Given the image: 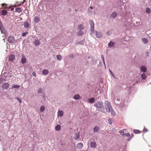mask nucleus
Wrapping results in <instances>:
<instances>
[{"instance_id":"obj_1","label":"nucleus","mask_w":151,"mask_h":151,"mask_svg":"<svg viewBox=\"0 0 151 151\" xmlns=\"http://www.w3.org/2000/svg\"><path fill=\"white\" fill-rule=\"evenodd\" d=\"M94 106L97 108V109L99 111H101L100 109L103 107V103L100 101H97L94 104Z\"/></svg>"},{"instance_id":"obj_2","label":"nucleus","mask_w":151,"mask_h":151,"mask_svg":"<svg viewBox=\"0 0 151 151\" xmlns=\"http://www.w3.org/2000/svg\"><path fill=\"white\" fill-rule=\"evenodd\" d=\"M105 106L107 112L108 113L110 112L112 109L110 103L106 101L105 102Z\"/></svg>"},{"instance_id":"obj_3","label":"nucleus","mask_w":151,"mask_h":151,"mask_svg":"<svg viewBox=\"0 0 151 151\" xmlns=\"http://www.w3.org/2000/svg\"><path fill=\"white\" fill-rule=\"evenodd\" d=\"M8 42L9 43H16V41H15V38L13 36H10L9 37L8 39Z\"/></svg>"},{"instance_id":"obj_4","label":"nucleus","mask_w":151,"mask_h":151,"mask_svg":"<svg viewBox=\"0 0 151 151\" xmlns=\"http://www.w3.org/2000/svg\"><path fill=\"white\" fill-rule=\"evenodd\" d=\"M141 79L140 78H139V79L136 81L137 83L140 82L142 80L145 79L147 78V76L145 73H143L141 75Z\"/></svg>"},{"instance_id":"obj_5","label":"nucleus","mask_w":151,"mask_h":151,"mask_svg":"<svg viewBox=\"0 0 151 151\" xmlns=\"http://www.w3.org/2000/svg\"><path fill=\"white\" fill-rule=\"evenodd\" d=\"M89 24L91 28V31L92 33H93L94 31V24L92 20H90L89 21Z\"/></svg>"},{"instance_id":"obj_6","label":"nucleus","mask_w":151,"mask_h":151,"mask_svg":"<svg viewBox=\"0 0 151 151\" xmlns=\"http://www.w3.org/2000/svg\"><path fill=\"white\" fill-rule=\"evenodd\" d=\"M21 61V63L22 64H24L26 62L27 59L25 55L24 54H22Z\"/></svg>"},{"instance_id":"obj_7","label":"nucleus","mask_w":151,"mask_h":151,"mask_svg":"<svg viewBox=\"0 0 151 151\" xmlns=\"http://www.w3.org/2000/svg\"><path fill=\"white\" fill-rule=\"evenodd\" d=\"M8 79L6 78V77L1 75L0 76V83H2L6 81Z\"/></svg>"},{"instance_id":"obj_8","label":"nucleus","mask_w":151,"mask_h":151,"mask_svg":"<svg viewBox=\"0 0 151 151\" xmlns=\"http://www.w3.org/2000/svg\"><path fill=\"white\" fill-rule=\"evenodd\" d=\"M9 87V84L7 83H3L1 86L2 88L4 89H7Z\"/></svg>"},{"instance_id":"obj_9","label":"nucleus","mask_w":151,"mask_h":151,"mask_svg":"<svg viewBox=\"0 0 151 151\" xmlns=\"http://www.w3.org/2000/svg\"><path fill=\"white\" fill-rule=\"evenodd\" d=\"M95 35L96 37L98 38H100L102 37V34L100 32L96 31Z\"/></svg>"},{"instance_id":"obj_10","label":"nucleus","mask_w":151,"mask_h":151,"mask_svg":"<svg viewBox=\"0 0 151 151\" xmlns=\"http://www.w3.org/2000/svg\"><path fill=\"white\" fill-rule=\"evenodd\" d=\"M1 31L2 33L5 34V36H7L8 35V33L7 32L6 30L3 27H1Z\"/></svg>"},{"instance_id":"obj_11","label":"nucleus","mask_w":151,"mask_h":151,"mask_svg":"<svg viewBox=\"0 0 151 151\" xmlns=\"http://www.w3.org/2000/svg\"><path fill=\"white\" fill-rule=\"evenodd\" d=\"M80 137V133L78 132L76 133L74 135V139L75 140H77L79 139Z\"/></svg>"},{"instance_id":"obj_12","label":"nucleus","mask_w":151,"mask_h":151,"mask_svg":"<svg viewBox=\"0 0 151 151\" xmlns=\"http://www.w3.org/2000/svg\"><path fill=\"white\" fill-rule=\"evenodd\" d=\"M90 146L92 148H95L96 146V144L94 142H90Z\"/></svg>"},{"instance_id":"obj_13","label":"nucleus","mask_w":151,"mask_h":151,"mask_svg":"<svg viewBox=\"0 0 151 151\" xmlns=\"http://www.w3.org/2000/svg\"><path fill=\"white\" fill-rule=\"evenodd\" d=\"M83 146V144L82 143H79L77 144L76 145V147L77 148L80 150L82 148Z\"/></svg>"},{"instance_id":"obj_14","label":"nucleus","mask_w":151,"mask_h":151,"mask_svg":"<svg viewBox=\"0 0 151 151\" xmlns=\"http://www.w3.org/2000/svg\"><path fill=\"white\" fill-rule=\"evenodd\" d=\"M147 70V69L145 66H142L140 68L141 72H145Z\"/></svg>"},{"instance_id":"obj_15","label":"nucleus","mask_w":151,"mask_h":151,"mask_svg":"<svg viewBox=\"0 0 151 151\" xmlns=\"http://www.w3.org/2000/svg\"><path fill=\"white\" fill-rule=\"evenodd\" d=\"M30 26V24L27 22H25L24 24V27L26 29L28 28Z\"/></svg>"},{"instance_id":"obj_16","label":"nucleus","mask_w":151,"mask_h":151,"mask_svg":"<svg viewBox=\"0 0 151 151\" xmlns=\"http://www.w3.org/2000/svg\"><path fill=\"white\" fill-rule=\"evenodd\" d=\"M15 59V57L14 55L11 54L9 56V60L11 61H12Z\"/></svg>"},{"instance_id":"obj_17","label":"nucleus","mask_w":151,"mask_h":151,"mask_svg":"<svg viewBox=\"0 0 151 151\" xmlns=\"http://www.w3.org/2000/svg\"><path fill=\"white\" fill-rule=\"evenodd\" d=\"M100 129L99 127L96 126L94 127L93 129V132H97L99 131Z\"/></svg>"},{"instance_id":"obj_18","label":"nucleus","mask_w":151,"mask_h":151,"mask_svg":"<svg viewBox=\"0 0 151 151\" xmlns=\"http://www.w3.org/2000/svg\"><path fill=\"white\" fill-rule=\"evenodd\" d=\"M63 115V111L59 110L58 111V116L61 117Z\"/></svg>"},{"instance_id":"obj_19","label":"nucleus","mask_w":151,"mask_h":151,"mask_svg":"<svg viewBox=\"0 0 151 151\" xmlns=\"http://www.w3.org/2000/svg\"><path fill=\"white\" fill-rule=\"evenodd\" d=\"M9 73L8 72H5L3 73L2 75L6 77V78L8 79L9 78Z\"/></svg>"},{"instance_id":"obj_20","label":"nucleus","mask_w":151,"mask_h":151,"mask_svg":"<svg viewBox=\"0 0 151 151\" xmlns=\"http://www.w3.org/2000/svg\"><path fill=\"white\" fill-rule=\"evenodd\" d=\"M34 43L36 46H37L40 45V42L39 40H37L34 41Z\"/></svg>"},{"instance_id":"obj_21","label":"nucleus","mask_w":151,"mask_h":151,"mask_svg":"<svg viewBox=\"0 0 151 151\" xmlns=\"http://www.w3.org/2000/svg\"><path fill=\"white\" fill-rule=\"evenodd\" d=\"M95 99L93 98H91L88 99V101L90 103H93L95 102Z\"/></svg>"},{"instance_id":"obj_22","label":"nucleus","mask_w":151,"mask_h":151,"mask_svg":"<svg viewBox=\"0 0 151 151\" xmlns=\"http://www.w3.org/2000/svg\"><path fill=\"white\" fill-rule=\"evenodd\" d=\"M73 98H74V99L75 100H77L79 99H80L81 97L79 95L77 94L75 95L74 96Z\"/></svg>"},{"instance_id":"obj_23","label":"nucleus","mask_w":151,"mask_h":151,"mask_svg":"<svg viewBox=\"0 0 151 151\" xmlns=\"http://www.w3.org/2000/svg\"><path fill=\"white\" fill-rule=\"evenodd\" d=\"M34 21L35 23H38L40 21L39 17H35L34 18Z\"/></svg>"},{"instance_id":"obj_24","label":"nucleus","mask_w":151,"mask_h":151,"mask_svg":"<svg viewBox=\"0 0 151 151\" xmlns=\"http://www.w3.org/2000/svg\"><path fill=\"white\" fill-rule=\"evenodd\" d=\"M119 133L123 137H125V134L124 133V129L121 130H120Z\"/></svg>"},{"instance_id":"obj_25","label":"nucleus","mask_w":151,"mask_h":151,"mask_svg":"<svg viewBox=\"0 0 151 151\" xmlns=\"http://www.w3.org/2000/svg\"><path fill=\"white\" fill-rule=\"evenodd\" d=\"M78 29L79 30H82L83 29V27L81 24H80L78 26Z\"/></svg>"},{"instance_id":"obj_26","label":"nucleus","mask_w":151,"mask_h":151,"mask_svg":"<svg viewBox=\"0 0 151 151\" xmlns=\"http://www.w3.org/2000/svg\"><path fill=\"white\" fill-rule=\"evenodd\" d=\"M114 45V43L113 42L111 41L108 44V46L109 47H112Z\"/></svg>"},{"instance_id":"obj_27","label":"nucleus","mask_w":151,"mask_h":151,"mask_svg":"<svg viewBox=\"0 0 151 151\" xmlns=\"http://www.w3.org/2000/svg\"><path fill=\"white\" fill-rule=\"evenodd\" d=\"M42 73L44 75H47L48 73V71L47 70H44L42 71Z\"/></svg>"},{"instance_id":"obj_28","label":"nucleus","mask_w":151,"mask_h":151,"mask_svg":"<svg viewBox=\"0 0 151 151\" xmlns=\"http://www.w3.org/2000/svg\"><path fill=\"white\" fill-rule=\"evenodd\" d=\"M82 30H79V31L78 32L77 34L78 36H81L83 34V32Z\"/></svg>"},{"instance_id":"obj_29","label":"nucleus","mask_w":151,"mask_h":151,"mask_svg":"<svg viewBox=\"0 0 151 151\" xmlns=\"http://www.w3.org/2000/svg\"><path fill=\"white\" fill-rule=\"evenodd\" d=\"M117 14L115 12H113L111 15V17L112 18H114L117 16Z\"/></svg>"},{"instance_id":"obj_30","label":"nucleus","mask_w":151,"mask_h":151,"mask_svg":"<svg viewBox=\"0 0 151 151\" xmlns=\"http://www.w3.org/2000/svg\"><path fill=\"white\" fill-rule=\"evenodd\" d=\"M61 126L60 125H57L55 127V129L57 131H59L60 129Z\"/></svg>"},{"instance_id":"obj_31","label":"nucleus","mask_w":151,"mask_h":151,"mask_svg":"<svg viewBox=\"0 0 151 151\" xmlns=\"http://www.w3.org/2000/svg\"><path fill=\"white\" fill-rule=\"evenodd\" d=\"M12 88H19L20 87V86L17 85H15V84H14L12 86Z\"/></svg>"},{"instance_id":"obj_32","label":"nucleus","mask_w":151,"mask_h":151,"mask_svg":"<svg viewBox=\"0 0 151 151\" xmlns=\"http://www.w3.org/2000/svg\"><path fill=\"white\" fill-rule=\"evenodd\" d=\"M142 42L144 44H147L148 42V40L147 39L145 38H143L142 39Z\"/></svg>"},{"instance_id":"obj_33","label":"nucleus","mask_w":151,"mask_h":151,"mask_svg":"<svg viewBox=\"0 0 151 151\" xmlns=\"http://www.w3.org/2000/svg\"><path fill=\"white\" fill-rule=\"evenodd\" d=\"M15 11L17 12L20 13L22 11V10L20 8H17L15 9Z\"/></svg>"},{"instance_id":"obj_34","label":"nucleus","mask_w":151,"mask_h":151,"mask_svg":"<svg viewBox=\"0 0 151 151\" xmlns=\"http://www.w3.org/2000/svg\"><path fill=\"white\" fill-rule=\"evenodd\" d=\"M79 42H78V43H77L76 42V44H79L81 45H83L84 44V40H82L80 41H78Z\"/></svg>"},{"instance_id":"obj_35","label":"nucleus","mask_w":151,"mask_h":151,"mask_svg":"<svg viewBox=\"0 0 151 151\" xmlns=\"http://www.w3.org/2000/svg\"><path fill=\"white\" fill-rule=\"evenodd\" d=\"M93 9V7L92 6H90L88 8V12L89 14H91L92 13L91 9Z\"/></svg>"},{"instance_id":"obj_36","label":"nucleus","mask_w":151,"mask_h":151,"mask_svg":"<svg viewBox=\"0 0 151 151\" xmlns=\"http://www.w3.org/2000/svg\"><path fill=\"white\" fill-rule=\"evenodd\" d=\"M45 110V106H42L40 107V111L41 112H43Z\"/></svg>"},{"instance_id":"obj_37","label":"nucleus","mask_w":151,"mask_h":151,"mask_svg":"<svg viewBox=\"0 0 151 151\" xmlns=\"http://www.w3.org/2000/svg\"><path fill=\"white\" fill-rule=\"evenodd\" d=\"M56 57L58 60L59 61L60 60L62 59V56L60 55H57Z\"/></svg>"},{"instance_id":"obj_38","label":"nucleus","mask_w":151,"mask_h":151,"mask_svg":"<svg viewBox=\"0 0 151 151\" xmlns=\"http://www.w3.org/2000/svg\"><path fill=\"white\" fill-rule=\"evenodd\" d=\"M43 89L40 88H39L37 90L38 93L40 94L42 93H43Z\"/></svg>"},{"instance_id":"obj_39","label":"nucleus","mask_w":151,"mask_h":151,"mask_svg":"<svg viewBox=\"0 0 151 151\" xmlns=\"http://www.w3.org/2000/svg\"><path fill=\"white\" fill-rule=\"evenodd\" d=\"M7 12L6 10H3L2 11V15H5L6 14Z\"/></svg>"},{"instance_id":"obj_40","label":"nucleus","mask_w":151,"mask_h":151,"mask_svg":"<svg viewBox=\"0 0 151 151\" xmlns=\"http://www.w3.org/2000/svg\"><path fill=\"white\" fill-rule=\"evenodd\" d=\"M112 115H113L114 116H115V111L113 110V109L112 110H111L110 111Z\"/></svg>"},{"instance_id":"obj_41","label":"nucleus","mask_w":151,"mask_h":151,"mask_svg":"<svg viewBox=\"0 0 151 151\" xmlns=\"http://www.w3.org/2000/svg\"><path fill=\"white\" fill-rule=\"evenodd\" d=\"M133 132L135 134L139 133H140V131L139 130H134L133 131Z\"/></svg>"},{"instance_id":"obj_42","label":"nucleus","mask_w":151,"mask_h":151,"mask_svg":"<svg viewBox=\"0 0 151 151\" xmlns=\"http://www.w3.org/2000/svg\"><path fill=\"white\" fill-rule=\"evenodd\" d=\"M146 12L147 13L149 14L151 12V11L149 8H147L146 9Z\"/></svg>"},{"instance_id":"obj_43","label":"nucleus","mask_w":151,"mask_h":151,"mask_svg":"<svg viewBox=\"0 0 151 151\" xmlns=\"http://www.w3.org/2000/svg\"><path fill=\"white\" fill-rule=\"evenodd\" d=\"M28 34V32H23L22 33V37H24L26 36Z\"/></svg>"},{"instance_id":"obj_44","label":"nucleus","mask_w":151,"mask_h":151,"mask_svg":"<svg viewBox=\"0 0 151 151\" xmlns=\"http://www.w3.org/2000/svg\"><path fill=\"white\" fill-rule=\"evenodd\" d=\"M102 60L103 61V63L104 64L105 67H106L105 63L104 58V57L103 55V56H102Z\"/></svg>"},{"instance_id":"obj_45","label":"nucleus","mask_w":151,"mask_h":151,"mask_svg":"<svg viewBox=\"0 0 151 151\" xmlns=\"http://www.w3.org/2000/svg\"><path fill=\"white\" fill-rule=\"evenodd\" d=\"M109 71L110 72V73L113 76V77H114V78H115L114 75L112 71L110 70H109Z\"/></svg>"},{"instance_id":"obj_46","label":"nucleus","mask_w":151,"mask_h":151,"mask_svg":"<svg viewBox=\"0 0 151 151\" xmlns=\"http://www.w3.org/2000/svg\"><path fill=\"white\" fill-rule=\"evenodd\" d=\"M108 122L109 124L111 125V120L110 118H109L108 119Z\"/></svg>"},{"instance_id":"obj_47","label":"nucleus","mask_w":151,"mask_h":151,"mask_svg":"<svg viewBox=\"0 0 151 151\" xmlns=\"http://www.w3.org/2000/svg\"><path fill=\"white\" fill-rule=\"evenodd\" d=\"M147 129L145 127H144L143 130V132H144V133H145L147 131Z\"/></svg>"},{"instance_id":"obj_48","label":"nucleus","mask_w":151,"mask_h":151,"mask_svg":"<svg viewBox=\"0 0 151 151\" xmlns=\"http://www.w3.org/2000/svg\"><path fill=\"white\" fill-rule=\"evenodd\" d=\"M111 130L112 131L114 132H116V130L114 128H113Z\"/></svg>"},{"instance_id":"obj_49","label":"nucleus","mask_w":151,"mask_h":151,"mask_svg":"<svg viewBox=\"0 0 151 151\" xmlns=\"http://www.w3.org/2000/svg\"><path fill=\"white\" fill-rule=\"evenodd\" d=\"M17 99L18 100V101L20 103H21L22 101L21 99H19V98H17Z\"/></svg>"},{"instance_id":"obj_50","label":"nucleus","mask_w":151,"mask_h":151,"mask_svg":"<svg viewBox=\"0 0 151 151\" xmlns=\"http://www.w3.org/2000/svg\"><path fill=\"white\" fill-rule=\"evenodd\" d=\"M125 136L127 137H128L130 136V134L129 133H127V134H125Z\"/></svg>"},{"instance_id":"obj_51","label":"nucleus","mask_w":151,"mask_h":151,"mask_svg":"<svg viewBox=\"0 0 151 151\" xmlns=\"http://www.w3.org/2000/svg\"><path fill=\"white\" fill-rule=\"evenodd\" d=\"M25 0H24L23 2H21L20 4H19V5H21L22 4H23L25 2Z\"/></svg>"},{"instance_id":"obj_52","label":"nucleus","mask_w":151,"mask_h":151,"mask_svg":"<svg viewBox=\"0 0 151 151\" xmlns=\"http://www.w3.org/2000/svg\"><path fill=\"white\" fill-rule=\"evenodd\" d=\"M107 35H110L111 34V33L110 31H109L107 32Z\"/></svg>"},{"instance_id":"obj_53","label":"nucleus","mask_w":151,"mask_h":151,"mask_svg":"<svg viewBox=\"0 0 151 151\" xmlns=\"http://www.w3.org/2000/svg\"><path fill=\"white\" fill-rule=\"evenodd\" d=\"M32 74L33 76H36V73H35V72H33Z\"/></svg>"},{"instance_id":"obj_54","label":"nucleus","mask_w":151,"mask_h":151,"mask_svg":"<svg viewBox=\"0 0 151 151\" xmlns=\"http://www.w3.org/2000/svg\"><path fill=\"white\" fill-rule=\"evenodd\" d=\"M42 97L45 100V95H42Z\"/></svg>"},{"instance_id":"obj_55","label":"nucleus","mask_w":151,"mask_h":151,"mask_svg":"<svg viewBox=\"0 0 151 151\" xmlns=\"http://www.w3.org/2000/svg\"><path fill=\"white\" fill-rule=\"evenodd\" d=\"M5 4H2L1 5H2V6H1V8H2L5 5Z\"/></svg>"}]
</instances>
